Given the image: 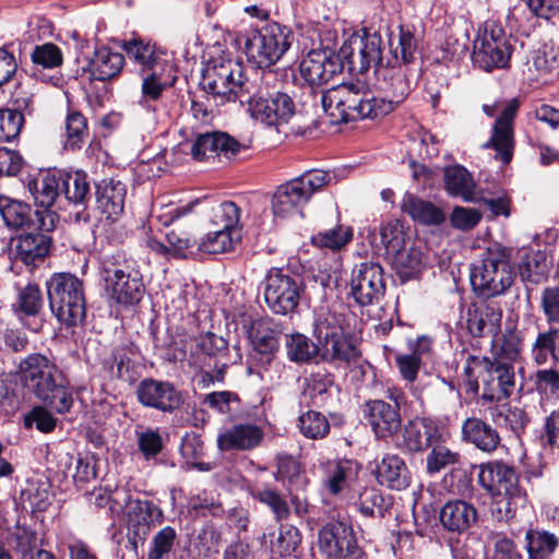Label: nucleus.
Instances as JSON below:
<instances>
[{
  "mask_svg": "<svg viewBox=\"0 0 559 559\" xmlns=\"http://www.w3.org/2000/svg\"><path fill=\"white\" fill-rule=\"evenodd\" d=\"M383 40L378 33L352 35L341 47L340 53L350 71L364 73L376 68L383 97H376L360 83L334 86L321 96L324 111L332 122L341 123L357 119H376L393 111L411 93L406 67L395 57V63L382 56Z\"/></svg>",
  "mask_w": 559,
  "mask_h": 559,
  "instance_id": "obj_1",
  "label": "nucleus"
},
{
  "mask_svg": "<svg viewBox=\"0 0 559 559\" xmlns=\"http://www.w3.org/2000/svg\"><path fill=\"white\" fill-rule=\"evenodd\" d=\"M16 374L28 392L57 413L64 414L72 407V394L61 370L45 355L36 353L23 358Z\"/></svg>",
  "mask_w": 559,
  "mask_h": 559,
  "instance_id": "obj_2",
  "label": "nucleus"
},
{
  "mask_svg": "<svg viewBox=\"0 0 559 559\" xmlns=\"http://www.w3.org/2000/svg\"><path fill=\"white\" fill-rule=\"evenodd\" d=\"M254 79L243 75V66L227 55L209 60L202 71L201 86L218 105L249 99L254 92Z\"/></svg>",
  "mask_w": 559,
  "mask_h": 559,
  "instance_id": "obj_3",
  "label": "nucleus"
},
{
  "mask_svg": "<svg viewBox=\"0 0 559 559\" xmlns=\"http://www.w3.org/2000/svg\"><path fill=\"white\" fill-rule=\"evenodd\" d=\"M516 272L507 249L488 248L471 269V284L485 298L506 294L514 283Z\"/></svg>",
  "mask_w": 559,
  "mask_h": 559,
  "instance_id": "obj_4",
  "label": "nucleus"
},
{
  "mask_svg": "<svg viewBox=\"0 0 559 559\" xmlns=\"http://www.w3.org/2000/svg\"><path fill=\"white\" fill-rule=\"evenodd\" d=\"M49 307L59 322L76 326L86 316L83 282L70 273H56L46 283Z\"/></svg>",
  "mask_w": 559,
  "mask_h": 559,
  "instance_id": "obj_5",
  "label": "nucleus"
},
{
  "mask_svg": "<svg viewBox=\"0 0 559 559\" xmlns=\"http://www.w3.org/2000/svg\"><path fill=\"white\" fill-rule=\"evenodd\" d=\"M334 178L329 171L312 169L278 186L272 198L273 214L286 218L301 213L311 197L329 186Z\"/></svg>",
  "mask_w": 559,
  "mask_h": 559,
  "instance_id": "obj_6",
  "label": "nucleus"
},
{
  "mask_svg": "<svg viewBox=\"0 0 559 559\" xmlns=\"http://www.w3.org/2000/svg\"><path fill=\"white\" fill-rule=\"evenodd\" d=\"M292 31L278 23H270L261 29L250 31L245 40L248 60L259 68L275 64L292 45Z\"/></svg>",
  "mask_w": 559,
  "mask_h": 559,
  "instance_id": "obj_7",
  "label": "nucleus"
},
{
  "mask_svg": "<svg viewBox=\"0 0 559 559\" xmlns=\"http://www.w3.org/2000/svg\"><path fill=\"white\" fill-rule=\"evenodd\" d=\"M106 292L116 302L133 305L142 299L144 284L139 271L131 267L120 253L103 261Z\"/></svg>",
  "mask_w": 559,
  "mask_h": 559,
  "instance_id": "obj_8",
  "label": "nucleus"
},
{
  "mask_svg": "<svg viewBox=\"0 0 559 559\" xmlns=\"http://www.w3.org/2000/svg\"><path fill=\"white\" fill-rule=\"evenodd\" d=\"M302 293V281L282 269H271L264 277L263 298L275 314L293 313L298 308Z\"/></svg>",
  "mask_w": 559,
  "mask_h": 559,
  "instance_id": "obj_9",
  "label": "nucleus"
},
{
  "mask_svg": "<svg viewBox=\"0 0 559 559\" xmlns=\"http://www.w3.org/2000/svg\"><path fill=\"white\" fill-rule=\"evenodd\" d=\"M511 46L501 27L490 24L478 31L473 43L472 61L474 66L490 72L508 67Z\"/></svg>",
  "mask_w": 559,
  "mask_h": 559,
  "instance_id": "obj_10",
  "label": "nucleus"
},
{
  "mask_svg": "<svg viewBox=\"0 0 559 559\" xmlns=\"http://www.w3.org/2000/svg\"><path fill=\"white\" fill-rule=\"evenodd\" d=\"M468 371H478L483 374L485 391L481 399L488 402L500 401L509 397L515 385L513 366L499 360H490L478 356Z\"/></svg>",
  "mask_w": 559,
  "mask_h": 559,
  "instance_id": "obj_11",
  "label": "nucleus"
},
{
  "mask_svg": "<svg viewBox=\"0 0 559 559\" xmlns=\"http://www.w3.org/2000/svg\"><path fill=\"white\" fill-rule=\"evenodd\" d=\"M350 296L361 307L378 304L385 293L383 269L376 262H362L352 271Z\"/></svg>",
  "mask_w": 559,
  "mask_h": 559,
  "instance_id": "obj_12",
  "label": "nucleus"
},
{
  "mask_svg": "<svg viewBox=\"0 0 559 559\" xmlns=\"http://www.w3.org/2000/svg\"><path fill=\"white\" fill-rule=\"evenodd\" d=\"M519 107L520 103L516 98L507 102L492 126L489 140L483 144L484 148L495 151L493 158L502 165H509L513 158L515 148L513 122Z\"/></svg>",
  "mask_w": 559,
  "mask_h": 559,
  "instance_id": "obj_13",
  "label": "nucleus"
},
{
  "mask_svg": "<svg viewBox=\"0 0 559 559\" xmlns=\"http://www.w3.org/2000/svg\"><path fill=\"white\" fill-rule=\"evenodd\" d=\"M319 549L329 559H368L342 522L328 523L319 531Z\"/></svg>",
  "mask_w": 559,
  "mask_h": 559,
  "instance_id": "obj_14",
  "label": "nucleus"
},
{
  "mask_svg": "<svg viewBox=\"0 0 559 559\" xmlns=\"http://www.w3.org/2000/svg\"><path fill=\"white\" fill-rule=\"evenodd\" d=\"M319 357L329 362H352L359 357V350L340 326H330L323 322L317 324Z\"/></svg>",
  "mask_w": 559,
  "mask_h": 559,
  "instance_id": "obj_15",
  "label": "nucleus"
},
{
  "mask_svg": "<svg viewBox=\"0 0 559 559\" xmlns=\"http://www.w3.org/2000/svg\"><path fill=\"white\" fill-rule=\"evenodd\" d=\"M138 402L162 413H174L183 404V395L174 383L153 378L141 380L136 386Z\"/></svg>",
  "mask_w": 559,
  "mask_h": 559,
  "instance_id": "obj_16",
  "label": "nucleus"
},
{
  "mask_svg": "<svg viewBox=\"0 0 559 559\" xmlns=\"http://www.w3.org/2000/svg\"><path fill=\"white\" fill-rule=\"evenodd\" d=\"M2 218L11 228H34L36 230L52 231L58 223L55 211L34 210L22 202L10 201L0 207Z\"/></svg>",
  "mask_w": 559,
  "mask_h": 559,
  "instance_id": "obj_17",
  "label": "nucleus"
},
{
  "mask_svg": "<svg viewBox=\"0 0 559 559\" xmlns=\"http://www.w3.org/2000/svg\"><path fill=\"white\" fill-rule=\"evenodd\" d=\"M245 148V144L225 132L199 134L190 145L191 155L197 160L215 157L230 160Z\"/></svg>",
  "mask_w": 559,
  "mask_h": 559,
  "instance_id": "obj_18",
  "label": "nucleus"
},
{
  "mask_svg": "<svg viewBox=\"0 0 559 559\" xmlns=\"http://www.w3.org/2000/svg\"><path fill=\"white\" fill-rule=\"evenodd\" d=\"M121 48L128 58L134 62L140 74L154 71L159 72V70H171L173 68L164 49L140 37L123 40Z\"/></svg>",
  "mask_w": 559,
  "mask_h": 559,
  "instance_id": "obj_19",
  "label": "nucleus"
},
{
  "mask_svg": "<svg viewBox=\"0 0 559 559\" xmlns=\"http://www.w3.org/2000/svg\"><path fill=\"white\" fill-rule=\"evenodd\" d=\"M341 69L338 57L328 49L309 51L299 64L301 78L318 86L328 83Z\"/></svg>",
  "mask_w": 559,
  "mask_h": 559,
  "instance_id": "obj_20",
  "label": "nucleus"
},
{
  "mask_svg": "<svg viewBox=\"0 0 559 559\" xmlns=\"http://www.w3.org/2000/svg\"><path fill=\"white\" fill-rule=\"evenodd\" d=\"M441 438L439 427L428 418H416L407 421L401 432L397 447L406 452H423Z\"/></svg>",
  "mask_w": 559,
  "mask_h": 559,
  "instance_id": "obj_21",
  "label": "nucleus"
},
{
  "mask_svg": "<svg viewBox=\"0 0 559 559\" xmlns=\"http://www.w3.org/2000/svg\"><path fill=\"white\" fill-rule=\"evenodd\" d=\"M264 439L262 427L249 423L236 424L217 436V448L222 452H247L258 448Z\"/></svg>",
  "mask_w": 559,
  "mask_h": 559,
  "instance_id": "obj_22",
  "label": "nucleus"
},
{
  "mask_svg": "<svg viewBox=\"0 0 559 559\" xmlns=\"http://www.w3.org/2000/svg\"><path fill=\"white\" fill-rule=\"evenodd\" d=\"M502 309L497 302L472 304L467 309L466 325L474 337L496 336L501 326Z\"/></svg>",
  "mask_w": 559,
  "mask_h": 559,
  "instance_id": "obj_23",
  "label": "nucleus"
},
{
  "mask_svg": "<svg viewBox=\"0 0 559 559\" xmlns=\"http://www.w3.org/2000/svg\"><path fill=\"white\" fill-rule=\"evenodd\" d=\"M49 231L25 233L11 240L10 254L25 265H34L48 254L51 238Z\"/></svg>",
  "mask_w": 559,
  "mask_h": 559,
  "instance_id": "obj_24",
  "label": "nucleus"
},
{
  "mask_svg": "<svg viewBox=\"0 0 559 559\" xmlns=\"http://www.w3.org/2000/svg\"><path fill=\"white\" fill-rule=\"evenodd\" d=\"M62 183L61 170L49 169L40 171L36 176L27 177L25 188L32 195L36 210L52 211L58 195L60 194L59 186Z\"/></svg>",
  "mask_w": 559,
  "mask_h": 559,
  "instance_id": "obj_25",
  "label": "nucleus"
},
{
  "mask_svg": "<svg viewBox=\"0 0 559 559\" xmlns=\"http://www.w3.org/2000/svg\"><path fill=\"white\" fill-rule=\"evenodd\" d=\"M478 481L492 496L521 489L515 469L498 461L480 465Z\"/></svg>",
  "mask_w": 559,
  "mask_h": 559,
  "instance_id": "obj_26",
  "label": "nucleus"
},
{
  "mask_svg": "<svg viewBox=\"0 0 559 559\" xmlns=\"http://www.w3.org/2000/svg\"><path fill=\"white\" fill-rule=\"evenodd\" d=\"M366 413L378 439L393 437L401 430L402 417L397 406H392L383 400H373L366 404Z\"/></svg>",
  "mask_w": 559,
  "mask_h": 559,
  "instance_id": "obj_27",
  "label": "nucleus"
},
{
  "mask_svg": "<svg viewBox=\"0 0 559 559\" xmlns=\"http://www.w3.org/2000/svg\"><path fill=\"white\" fill-rule=\"evenodd\" d=\"M95 197L97 207L106 218L117 221L124 210L127 186L120 180L105 178L96 183Z\"/></svg>",
  "mask_w": 559,
  "mask_h": 559,
  "instance_id": "obj_28",
  "label": "nucleus"
},
{
  "mask_svg": "<svg viewBox=\"0 0 559 559\" xmlns=\"http://www.w3.org/2000/svg\"><path fill=\"white\" fill-rule=\"evenodd\" d=\"M163 512L147 500L131 501L128 506V528L133 537L144 540L154 522L162 523Z\"/></svg>",
  "mask_w": 559,
  "mask_h": 559,
  "instance_id": "obj_29",
  "label": "nucleus"
},
{
  "mask_svg": "<svg viewBox=\"0 0 559 559\" xmlns=\"http://www.w3.org/2000/svg\"><path fill=\"white\" fill-rule=\"evenodd\" d=\"M462 440L473 444L483 452H493L499 443L500 436L486 420L472 416L467 417L461 427Z\"/></svg>",
  "mask_w": 559,
  "mask_h": 559,
  "instance_id": "obj_30",
  "label": "nucleus"
},
{
  "mask_svg": "<svg viewBox=\"0 0 559 559\" xmlns=\"http://www.w3.org/2000/svg\"><path fill=\"white\" fill-rule=\"evenodd\" d=\"M477 515L474 504L457 499L447 502L441 508L439 519L447 531L464 533L476 523Z\"/></svg>",
  "mask_w": 559,
  "mask_h": 559,
  "instance_id": "obj_31",
  "label": "nucleus"
},
{
  "mask_svg": "<svg viewBox=\"0 0 559 559\" xmlns=\"http://www.w3.org/2000/svg\"><path fill=\"white\" fill-rule=\"evenodd\" d=\"M282 330L272 319H259L249 330V337L253 348L270 361L278 349Z\"/></svg>",
  "mask_w": 559,
  "mask_h": 559,
  "instance_id": "obj_32",
  "label": "nucleus"
},
{
  "mask_svg": "<svg viewBox=\"0 0 559 559\" xmlns=\"http://www.w3.org/2000/svg\"><path fill=\"white\" fill-rule=\"evenodd\" d=\"M376 476L379 484L394 490L409 486L411 473L404 460L396 454H385L377 464Z\"/></svg>",
  "mask_w": 559,
  "mask_h": 559,
  "instance_id": "obj_33",
  "label": "nucleus"
},
{
  "mask_svg": "<svg viewBox=\"0 0 559 559\" xmlns=\"http://www.w3.org/2000/svg\"><path fill=\"white\" fill-rule=\"evenodd\" d=\"M123 66L122 53L102 47L95 50L93 58L88 61V71L94 80L106 81L118 75Z\"/></svg>",
  "mask_w": 559,
  "mask_h": 559,
  "instance_id": "obj_34",
  "label": "nucleus"
},
{
  "mask_svg": "<svg viewBox=\"0 0 559 559\" xmlns=\"http://www.w3.org/2000/svg\"><path fill=\"white\" fill-rule=\"evenodd\" d=\"M389 255L393 269L403 282L417 277L425 267L423 252L414 246L404 245Z\"/></svg>",
  "mask_w": 559,
  "mask_h": 559,
  "instance_id": "obj_35",
  "label": "nucleus"
},
{
  "mask_svg": "<svg viewBox=\"0 0 559 559\" xmlns=\"http://www.w3.org/2000/svg\"><path fill=\"white\" fill-rule=\"evenodd\" d=\"M401 209L413 221L424 225H439L445 219L443 212L437 205L412 193L404 195Z\"/></svg>",
  "mask_w": 559,
  "mask_h": 559,
  "instance_id": "obj_36",
  "label": "nucleus"
},
{
  "mask_svg": "<svg viewBox=\"0 0 559 559\" xmlns=\"http://www.w3.org/2000/svg\"><path fill=\"white\" fill-rule=\"evenodd\" d=\"M262 80L263 76L254 79V92L248 94L249 99L241 100L240 105H247V110L253 119L266 126H275L271 94L262 86Z\"/></svg>",
  "mask_w": 559,
  "mask_h": 559,
  "instance_id": "obj_37",
  "label": "nucleus"
},
{
  "mask_svg": "<svg viewBox=\"0 0 559 559\" xmlns=\"http://www.w3.org/2000/svg\"><path fill=\"white\" fill-rule=\"evenodd\" d=\"M444 188L452 197L462 198L465 201L475 199L476 185L472 175L462 166H449L444 168Z\"/></svg>",
  "mask_w": 559,
  "mask_h": 559,
  "instance_id": "obj_38",
  "label": "nucleus"
},
{
  "mask_svg": "<svg viewBox=\"0 0 559 559\" xmlns=\"http://www.w3.org/2000/svg\"><path fill=\"white\" fill-rule=\"evenodd\" d=\"M334 393L335 388L330 374L318 372L306 379L304 395L311 401L312 405L317 407L329 405Z\"/></svg>",
  "mask_w": 559,
  "mask_h": 559,
  "instance_id": "obj_39",
  "label": "nucleus"
},
{
  "mask_svg": "<svg viewBox=\"0 0 559 559\" xmlns=\"http://www.w3.org/2000/svg\"><path fill=\"white\" fill-rule=\"evenodd\" d=\"M528 559H551L559 545V538L551 533L528 530L525 534Z\"/></svg>",
  "mask_w": 559,
  "mask_h": 559,
  "instance_id": "obj_40",
  "label": "nucleus"
},
{
  "mask_svg": "<svg viewBox=\"0 0 559 559\" xmlns=\"http://www.w3.org/2000/svg\"><path fill=\"white\" fill-rule=\"evenodd\" d=\"M356 506L364 516L382 519L392 507V499L377 488H365L360 492Z\"/></svg>",
  "mask_w": 559,
  "mask_h": 559,
  "instance_id": "obj_41",
  "label": "nucleus"
},
{
  "mask_svg": "<svg viewBox=\"0 0 559 559\" xmlns=\"http://www.w3.org/2000/svg\"><path fill=\"white\" fill-rule=\"evenodd\" d=\"M285 348L290 361L305 364L319 356L318 343L301 333L285 335Z\"/></svg>",
  "mask_w": 559,
  "mask_h": 559,
  "instance_id": "obj_42",
  "label": "nucleus"
},
{
  "mask_svg": "<svg viewBox=\"0 0 559 559\" xmlns=\"http://www.w3.org/2000/svg\"><path fill=\"white\" fill-rule=\"evenodd\" d=\"M492 497L491 513L500 522H508L513 519L518 509L523 507L526 501V495L522 489L493 495Z\"/></svg>",
  "mask_w": 559,
  "mask_h": 559,
  "instance_id": "obj_43",
  "label": "nucleus"
},
{
  "mask_svg": "<svg viewBox=\"0 0 559 559\" xmlns=\"http://www.w3.org/2000/svg\"><path fill=\"white\" fill-rule=\"evenodd\" d=\"M61 176L60 193H64L67 200L74 204H84L91 191L86 174L83 171H75L73 174L61 171Z\"/></svg>",
  "mask_w": 559,
  "mask_h": 559,
  "instance_id": "obj_44",
  "label": "nucleus"
},
{
  "mask_svg": "<svg viewBox=\"0 0 559 559\" xmlns=\"http://www.w3.org/2000/svg\"><path fill=\"white\" fill-rule=\"evenodd\" d=\"M239 240L240 233L213 228L201 240L199 249L211 254L223 253L234 250Z\"/></svg>",
  "mask_w": 559,
  "mask_h": 559,
  "instance_id": "obj_45",
  "label": "nucleus"
},
{
  "mask_svg": "<svg viewBox=\"0 0 559 559\" xmlns=\"http://www.w3.org/2000/svg\"><path fill=\"white\" fill-rule=\"evenodd\" d=\"M390 53L391 57L384 58L395 63V56L403 67L411 64L415 60L417 52V40L413 33L408 29L401 28L397 37L396 45L393 39L390 40Z\"/></svg>",
  "mask_w": 559,
  "mask_h": 559,
  "instance_id": "obj_46",
  "label": "nucleus"
},
{
  "mask_svg": "<svg viewBox=\"0 0 559 559\" xmlns=\"http://www.w3.org/2000/svg\"><path fill=\"white\" fill-rule=\"evenodd\" d=\"M180 453L185 457L188 464L197 467L200 471L207 472L212 469L210 463L201 462V457L204 455V442L201 436L194 431L187 432L180 444Z\"/></svg>",
  "mask_w": 559,
  "mask_h": 559,
  "instance_id": "obj_47",
  "label": "nucleus"
},
{
  "mask_svg": "<svg viewBox=\"0 0 559 559\" xmlns=\"http://www.w3.org/2000/svg\"><path fill=\"white\" fill-rule=\"evenodd\" d=\"M527 64L539 73H552L559 70V47L552 43L544 44L532 51Z\"/></svg>",
  "mask_w": 559,
  "mask_h": 559,
  "instance_id": "obj_48",
  "label": "nucleus"
},
{
  "mask_svg": "<svg viewBox=\"0 0 559 559\" xmlns=\"http://www.w3.org/2000/svg\"><path fill=\"white\" fill-rule=\"evenodd\" d=\"M66 142L67 150H79L88 138V128L85 117L76 111L70 112L66 119Z\"/></svg>",
  "mask_w": 559,
  "mask_h": 559,
  "instance_id": "obj_49",
  "label": "nucleus"
},
{
  "mask_svg": "<svg viewBox=\"0 0 559 559\" xmlns=\"http://www.w3.org/2000/svg\"><path fill=\"white\" fill-rule=\"evenodd\" d=\"M240 210L235 202L225 201L212 210L211 224L213 228L239 233Z\"/></svg>",
  "mask_w": 559,
  "mask_h": 559,
  "instance_id": "obj_50",
  "label": "nucleus"
},
{
  "mask_svg": "<svg viewBox=\"0 0 559 559\" xmlns=\"http://www.w3.org/2000/svg\"><path fill=\"white\" fill-rule=\"evenodd\" d=\"M354 474V463L352 461H340L329 464L325 486L333 495L340 493L345 487L347 480Z\"/></svg>",
  "mask_w": 559,
  "mask_h": 559,
  "instance_id": "obj_51",
  "label": "nucleus"
},
{
  "mask_svg": "<svg viewBox=\"0 0 559 559\" xmlns=\"http://www.w3.org/2000/svg\"><path fill=\"white\" fill-rule=\"evenodd\" d=\"M300 432L310 439H322L330 431V424L324 415L309 411L299 417Z\"/></svg>",
  "mask_w": 559,
  "mask_h": 559,
  "instance_id": "obj_52",
  "label": "nucleus"
},
{
  "mask_svg": "<svg viewBox=\"0 0 559 559\" xmlns=\"http://www.w3.org/2000/svg\"><path fill=\"white\" fill-rule=\"evenodd\" d=\"M430 448L431 451L426 457L428 474L439 473L447 466L456 464L460 461V454L443 444L436 442Z\"/></svg>",
  "mask_w": 559,
  "mask_h": 559,
  "instance_id": "obj_53",
  "label": "nucleus"
},
{
  "mask_svg": "<svg viewBox=\"0 0 559 559\" xmlns=\"http://www.w3.org/2000/svg\"><path fill=\"white\" fill-rule=\"evenodd\" d=\"M177 533L171 526L160 528L152 538L147 559H166L171 552Z\"/></svg>",
  "mask_w": 559,
  "mask_h": 559,
  "instance_id": "obj_54",
  "label": "nucleus"
},
{
  "mask_svg": "<svg viewBox=\"0 0 559 559\" xmlns=\"http://www.w3.org/2000/svg\"><path fill=\"white\" fill-rule=\"evenodd\" d=\"M547 272L546 254L535 251L523 257L520 264V275L523 280L539 282Z\"/></svg>",
  "mask_w": 559,
  "mask_h": 559,
  "instance_id": "obj_55",
  "label": "nucleus"
},
{
  "mask_svg": "<svg viewBox=\"0 0 559 559\" xmlns=\"http://www.w3.org/2000/svg\"><path fill=\"white\" fill-rule=\"evenodd\" d=\"M380 241L385 248L386 254L399 250L406 245L403 225L399 221H388L379 228Z\"/></svg>",
  "mask_w": 559,
  "mask_h": 559,
  "instance_id": "obj_56",
  "label": "nucleus"
},
{
  "mask_svg": "<svg viewBox=\"0 0 559 559\" xmlns=\"http://www.w3.org/2000/svg\"><path fill=\"white\" fill-rule=\"evenodd\" d=\"M43 307V295L36 284H27L17 295L16 309L26 316H36Z\"/></svg>",
  "mask_w": 559,
  "mask_h": 559,
  "instance_id": "obj_57",
  "label": "nucleus"
},
{
  "mask_svg": "<svg viewBox=\"0 0 559 559\" xmlns=\"http://www.w3.org/2000/svg\"><path fill=\"white\" fill-rule=\"evenodd\" d=\"M170 70H159L140 74L142 76V98L145 100H157L163 91L168 86V80L165 76Z\"/></svg>",
  "mask_w": 559,
  "mask_h": 559,
  "instance_id": "obj_58",
  "label": "nucleus"
},
{
  "mask_svg": "<svg viewBox=\"0 0 559 559\" xmlns=\"http://www.w3.org/2000/svg\"><path fill=\"white\" fill-rule=\"evenodd\" d=\"M352 237L353 234L349 227L337 226L335 228L318 233L312 237V242L319 247L337 250L345 246Z\"/></svg>",
  "mask_w": 559,
  "mask_h": 559,
  "instance_id": "obj_59",
  "label": "nucleus"
},
{
  "mask_svg": "<svg viewBox=\"0 0 559 559\" xmlns=\"http://www.w3.org/2000/svg\"><path fill=\"white\" fill-rule=\"evenodd\" d=\"M31 58L33 63L45 69H52L62 64V52L60 48L52 43L36 46Z\"/></svg>",
  "mask_w": 559,
  "mask_h": 559,
  "instance_id": "obj_60",
  "label": "nucleus"
},
{
  "mask_svg": "<svg viewBox=\"0 0 559 559\" xmlns=\"http://www.w3.org/2000/svg\"><path fill=\"white\" fill-rule=\"evenodd\" d=\"M24 118L9 108L0 110V142H10L17 138L24 126Z\"/></svg>",
  "mask_w": 559,
  "mask_h": 559,
  "instance_id": "obj_61",
  "label": "nucleus"
},
{
  "mask_svg": "<svg viewBox=\"0 0 559 559\" xmlns=\"http://www.w3.org/2000/svg\"><path fill=\"white\" fill-rule=\"evenodd\" d=\"M300 469L299 462L292 455L280 454L277 456V477L287 483L289 490L293 486L299 487Z\"/></svg>",
  "mask_w": 559,
  "mask_h": 559,
  "instance_id": "obj_62",
  "label": "nucleus"
},
{
  "mask_svg": "<svg viewBox=\"0 0 559 559\" xmlns=\"http://www.w3.org/2000/svg\"><path fill=\"white\" fill-rule=\"evenodd\" d=\"M138 445L145 459H151L159 454L163 450V439L155 429H146L138 432Z\"/></svg>",
  "mask_w": 559,
  "mask_h": 559,
  "instance_id": "obj_63",
  "label": "nucleus"
},
{
  "mask_svg": "<svg viewBox=\"0 0 559 559\" xmlns=\"http://www.w3.org/2000/svg\"><path fill=\"white\" fill-rule=\"evenodd\" d=\"M540 307L548 323H559V287L543 290Z\"/></svg>",
  "mask_w": 559,
  "mask_h": 559,
  "instance_id": "obj_64",
  "label": "nucleus"
}]
</instances>
